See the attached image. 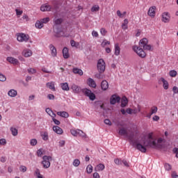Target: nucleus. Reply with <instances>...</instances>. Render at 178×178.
I'll list each match as a JSON object with an SVG mask.
<instances>
[{
  "instance_id": "obj_57",
  "label": "nucleus",
  "mask_w": 178,
  "mask_h": 178,
  "mask_svg": "<svg viewBox=\"0 0 178 178\" xmlns=\"http://www.w3.org/2000/svg\"><path fill=\"white\" fill-rule=\"evenodd\" d=\"M16 15L17 16H21V15H23L22 10H19V9H15Z\"/></svg>"
},
{
  "instance_id": "obj_10",
  "label": "nucleus",
  "mask_w": 178,
  "mask_h": 178,
  "mask_svg": "<svg viewBox=\"0 0 178 178\" xmlns=\"http://www.w3.org/2000/svg\"><path fill=\"white\" fill-rule=\"evenodd\" d=\"M29 38H30V36L24 33H19L17 37V40L19 42H27L29 41Z\"/></svg>"
},
{
  "instance_id": "obj_45",
  "label": "nucleus",
  "mask_w": 178,
  "mask_h": 178,
  "mask_svg": "<svg viewBox=\"0 0 178 178\" xmlns=\"http://www.w3.org/2000/svg\"><path fill=\"white\" fill-rule=\"evenodd\" d=\"M80 165V160L79 159H74L73 161V165L77 168Z\"/></svg>"
},
{
  "instance_id": "obj_36",
  "label": "nucleus",
  "mask_w": 178,
  "mask_h": 178,
  "mask_svg": "<svg viewBox=\"0 0 178 178\" xmlns=\"http://www.w3.org/2000/svg\"><path fill=\"white\" fill-rule=\"evenodd\" d=\"M62 23H63V19L62 18H58L54 20V24L56 26L62 24Z\"/></svg>"
},
{
  "instance_id": "obj_43",
  "label": "nucleus",
  "mask_w": 178,
  "mask_h": 178,
  "mask_svg": "<svg viewBox=\"0 0 178 178\" xmlns=\"http://www.w3.org/2000/svg\"><path fill=\"white\" fill-rule=\"evenodd\" d=\"M28 73L30 74H35V73H37V70L34 68H29Z\"/></svg>"
},
{
  "instance_id": "obj_30",
  "label": "nucleus",
  "mask_w": 178,
  "mask_h": 178,
  "mask_svg": "<svg viewBox=\"0 0 178 178\" xmlns=\"http://www.w3.org/2000/svg\"><path fill=\"white\" fill-rule=\"evenodd\" d=\"M115 56H119L120 55V47H119V44H115Z\"/></svg>"
},
{
  "instance_id": "obj_3",
  "label": "nucleus",
  "mask_w": 178,
  "mask_h": 178,
  "mask_svg": "<svg viewBox=\"0 0 178 178\" xmlns=\"http://www.w3.org/2000/svg\"><path fill=\"white\" fill-rule=\"evenodd\" d=\"M51 161H52V156H43L41 163L44 169L49 168V167L51 166Z\"/></svg>"
},
{
  "instance_id": "obj_47",
  "label": "nucleus",
  "mask_w": 178,
  "mask_h": 178,
  "mask_svg": "<svg viewBox=\"0 0 178 178\" xmlns=\"http://www.w3.org/2000/svg\"><path fill=\"white\" fill-rule=\"evenodd\" d=\"M164 168H165V170H171L172 165L170 164H169V163H165L164 165Z\"/></svg>"
},
{
  "instance_id": "obj_55",
  "label": "nucleus",
  "mask_w": 178,
  "mask_h": 178,
  "mask_svg": "<svg viewBox=\"0 0 178 178\" xmlns=\"http://www.w3.org/2000/svg\"><path fill=\"white\" fill-rule=\"evenodd\" d=\"M52 120H53L54 123H55L57 126H59V124H60V121L56 120L55 118H53Z\"/></svg>"
},
{
  "instance_id": "obj_1",
  "label": "nucleus",
  "mask_w": 178,
  "mask_h": 178,
  "mask_svg": "<svg viewBox=\"0 0 178 178\" xmlns=\"http://www.w3.org/2000/svg\"><path fill=\"white\" fill-rule=\"evenodd\" d=\"M162 143H165V139L162 138H159L158 140L152 137V133H149L147 136V139L143 141V147L147 148V147H149L150 148H154L155 149L163 148V145Z\"/></svg>"
},
{
  "instance_id": "obj_15",
  "label": "nucleus",
  "mask_w": 178,
  "mask_h": 178,
  "mask_svg": "<svg viewBox=\"0 0 178 178\" xmlns=\"http://www.w3.org/2000/svg\"><path fill=\"white\" fill-rule=\"evenodd\" d=\"M63 56L64 59H69V58H70V54H69V49H67V47H64L63 49Z\"/></svg>"
},
{
  "instance_id": "obj_12",
  "label": "nucleus",
  "mask_w": 178,
  "mask_h": 178,
  "mask_svg": "<svg viewBox=\"0 0 178 178\" xmlns=\"http://www.w3.org/2000/svg\"><path fill=\"white\" fill-rule=\"evenodd\" d=\"M71 90H72L73 92H74V94H79V92H81V88H80V86L76 85V84H73L71 86Z\"/></svg>"
},
{
  "instance_id": "obj_38",
  "label": "nucleus",
  "mask_w": 178,
  "mask_h": 178,
  "mask_svg": "<svg viewBox=\"0 0 178 178\" xmlns=\"http://www.w3.org/2000/svg\"><path fill=\"white\" fill-rule=\"evenodd\" d=\"M99 10V6L95 5L91 8V12H98Z\"/></svg>"
},
{
  "instance_id": "obj_46",
  "label": "nucleus",
  "mask_w": 178,
  "mask_h": 178,
  "mask_svg": "<svg viewBox=\"0 0 178 178\" xmlns=\"http://www.w3.org/2000/svg\"><path fill=\"white\" fill-rule=\"evenodd\" d=\"M78 136H80V137L86 138V134L83 132V131L78 129Z\"/></svg>"
},
{
  "instance_id": "obj_7",
  "label": "nucleus",
  "mask_w": 178,
  "mask_h": 178,
  "mask_svg": "<svg viewBox=\"0 0 178 178\" xmlns=\"http://www.w3.org/2000/svg\"><path fill=\"white\" fill-rule=\"evenodd\" d=\"M105 61L101 58L97 61V70L99 73H104L105 72Z\"/></svg>"
},
{
  "instance_id": "obj_32",
  "label": "nucleus",
  "mask_w": 178,
  "mask_h": 178,
  "mask_svg": "<svg viewBox=\"0 0 178 178\" xmlns=\"http://www.w3.org/2000/svg\"><path fill=\"white\" fill-rule=\"evenodd\" d=\"M127 24H129V19H125L124 20V23L122 24V29L127 30V29H128Z\"/></svg>"
},
{
  "instance_id": "obj_48",
  "label": "nucleus",
  "mask_w": 178,
  "mask_h": 178,
  "mask_svg": "<svg viewBox=\"0 0 178 178\" xmlns=\"http://www.w3.org/2000/svg\"><path fill=\"white\" fill-rule=\"evenodd\" d=\"M19 170L20 172H23V173H24L25 172H27V167L24 165H21Z\"/></svg>"
},
{
  "instance_id": "obj_25",
  "label": "nucleus",
  "mask_w": 178,
  "mask_h": 178,
  "mask_svg": "<svg viewBox=\"0 0 178 178\" xmlns=\"http://www.w3.org/2000/svg\"><path fill=\"white\" fill-rule=\"evenodd\" d=\"M46 87H47V88H49V90H51V91H56L55 83L54 82L47 83H46Z\"/></svg>"
},
{
  "instance_id": "obj_44",
  "label": "nucleus",
  "mask_w": 178,
  "mask_h": 178,
  "mask_svg": "<svg viewBox=\"0 0 178 178\" xmlns=\"http://www.w3.org/2000/svg\"><path fill=\"white\" fill-rule=\"evenodd\" d=\"M37 143H38V141H37V139H35V138L31 139L30 140V144L33 147H34L35 145H37Z\"/></svg>"
},
{
  "instance_id": "obj_5",
  "label": "nucleus",
  "mask_w": 178,
  "mask_h": 178,
  "mask_svg": "<svg viewBox=\"0 0 178 178\" xmlns=\"http://www.w3.org/2000/svg\"><path fill=\"white\" fill-rule=\"evenodd\" d=\"M54 33H55L54 37H56L57 38H60V37H70V34H65V32L62 31V28L60 27H56L54 29Z\"/></svg>"
},
{
  "instance_id": "obj_27",
  "label": "nucleus",
  "mask_w": 178,
  "mask_h": 178,
  "mask_svg": "<svg viewBox=\"0 0 178 178\" xmlns=\"http://www.w3.org/2000/svg\"><path fill=\"white\" fill-rule=\"evenodd\" d=\"M58 116H60L61 118H68L69 113L66 111H58L57 112Z\"/></svg>"
},
{
  "instance_id": "obj_42",
  "label": "nucleus",
  "mask_w": 178,
  "mask_h": 178,
  "mask_svg": "<svg viewBox=\"0 0 178 178\" xmlns=\"http://www.w3.org/2000/svg\"><path fill=\"white\" fill-rule=\"evenodd\" d=\"M70 131L72 136H74V137H77L79 129H71Z\"/></svg>"
},
{
  "instance_id": "obj_63",
  "label": "nucleus",
  "mask_w": 178,
  "mask_h": 178,
  "mask_svg": "<svg viewBox=\"0 0 178 178\" xmlns=\"http://www.w3.org/2000/svg\"><path fill=\"white\" fill-rule=\"evenodd\" d=\"M0 161L2 162V163H5V162H6V156H1L0 158Z\"/></svg>"
},
{
  "instance_id": "obj_24",
  "label": "nucleus",
  "mask_w": 178,
  "mask_h": 178,
  "mask_svg": "<svg viewBox=\"0 0 178 178\" xmlns=\"http://www.w3.org/2000/svg\"><path fill=\"white\" fill-rule=\"evenodd\" d=\"M43 141H48L49 140V136L47 131L42 132L40 134Z\"/></svg>"
},
{
  "instance_id": "obj_23",
  "label": "nucleus",
  "mask_w": 178,
  "mask_h": 178,
  "mask_svg": "<svg viewBox=\"0 0 178 178\" xmlns=\"http://www.w3.org/2000/svg\"><path fill=\"white\" fill-rule=\"evenodd\" d=\"M8 95L11 98H15L17 95V91L15 89H10L8 92Z\"/></svg>"
},
{
  "instance_id": "obj_33",
  "label": "nucleus",
  "mask_w": 178,
  "mask_h": 178,
  "mask_svg": "<svg viewBox=\"0 0 178 178\" xmlns=\"http://www.w3.org/2000/svg\"><path fill=\"white\" fill-rule=\"evenodd\" d=\"M31 55H33L31 50L28 49V50L24 51V56H25V58H30Z\"/></svg>"
},
{
  "instance_id": "obj_31",
  "label": "nucleus",
  "mask_w": 178,
  "mask_h": 178,
  "mask_svg": "<svg viewBox=\"0 0 178 178\" xmlns=\"http://www.w3.org/2000/svg\"><path fill=\"white\" fill-rule=\"evenodd\" d=\"M61 88L63 90V91H69V90H70V88H69V84L66 82L61 83Z\"/></svg>"
},
{
  "instance_id": "obj_61",
  "label": "nucleus",
  "mask_w": 178,
  "mask_h": 178,
  "mask_svg": "<svg viewBox=\"0 0 178 178\" xmlns=\"http://www.w3.org/2000/svg\"><path fill=\"white\" fill-rule=\"evenodd\" d=\"M126 112H127V113H128V115H132L133 114V109L127 108Z\"/></svg>"
},
{
  "instance_id": "obj_60",
  "label": "nucleus",
  "mask_w": 178,
  "mask_h": 178,
  "mask_svg": "<svg viewBox=\"0 0 178 178\" xmlns=\"http://www.w3.org/2000/svg\"><path fill=\"white\" fill-rule=\"evenodd\" d=\"M114 162L115 165H122V161H120V159H115Z\"/></svg>"
},
{
  "instance_id": "obj_40",
  "label": "nucleus",
  "mask_w": 178,
  "mask_h": 178,
  "mask_svg": "<svg viewBox=\"0 0 178 178\" xmlns=\"http://www.w3.org/2000/svg\"><path fill=\"white\" fill-rule=\"evenodd\" d=\"M10 131H11L13 136H16L17 135V129L11 127Z\"/></svg>"
},
{
  "instance_id": "obj_4",
  "label": "nucleus",
  "mask_w": 178,
  "mask_h": 178,
  "mask_svg": "<svg viewBox=\"0 0 178 178\" xmlns=\"http://www.w3.org/2000/svg\"><path fill=\"white\" fill-rule=\"evenodd\" d=\"M139 46L145 51H151V44H148V39L144 38L139 41Z\"/></svg>"
},
{
  "instance_id": "obj_62",
  "label": "nucleus",
  "mask_w": 178,
  "mask_h": 178,
  "mask_svg": "<svg viewBox=\"0 0 178 178\" xmlns=\"http://www.w3.org/2000/svg\"><path fill=\"white\" fill-rule=\"evenodd\" d=\"M172 151H173L174 154H176L177 158H178V148L175 147Z\"/></svg>"
},
{
  "instance_id": "obj_21",
  "label": "nucleus",
  "mask_w": 178,
  "mask_h": 178,
  "mask_svg": "<svg viewBox=\"0 0 178 178\" xmlns=\"http://www.w3.org/2000/svg\"><path fill=\"white\" fill-rule=\"evenodd\" d=\"M160 81H162L163 87L164 90H168L169 89V83L168 82V81L164 79L163 77H161L160 79Z\"/></svg>"
},
{
  "instance_id": "obj_19",
  "label": "nucleus",
  "mask_w": 178,
  "mask_h": 178,
  "mask_svg": "<svg viewBox=\"0 0 178 178\" xmlns=\"http://www.w3.org/2000/svg\"><path fill=\"white\" fill-rule=\"evenodd\" d=\"M88 85L89 87H92V88H95L97 87V83H95V81L92 79V78H89L88 79Z\"/></svg>"
},
{
  "instance_id": "obj_8",
  "label": "nucleus",
  "mask_w": 178,
  "mask_h": 178,
  "mask_svg": "<svg viewBox=\"0 0 178 178\" xmlns=\"http://www.w3.org/2000/svg\"><path fill=\"white\" fill-rule=\"evenodd\" d=\"M82 92H83V94H85L86 97H88L90 101H94L95 99V94H94V92H92L91 90L86 88L83 89Z\"/></svg>"
},
{
  "instance_id": "obj_18",
  "label": "nucleus",
  "mask_w": 178,
  "mask_h": 178,
  "mask_svg": "<svg viewBox=\"0 0 178 178\" xmlns=\"http://www.w3.org/2000/svg\"><path fill=\"white\" fill-rule=\"evenodd\" d=\"M156 9V6L150 7L148 12L147 15L149 16H151V17H155V10Z\"/></svg>"
},
{
  "instance_id": "obj_22",
  "label": "nucleus",
  "mask_w": 178,
  "mask_h": 178,
  "mask_svg": "<svg viewBox=\"0 0 178 178\" xmlns=\"http://www.w3.org/2000/svg\"><path fill=\"white\" fill-rule=\"evenodd\" d=\"M53 130L56 134H63V129L58 126H54Z\"/></svg>"
},
{
  "instance_id": "obj_2",
  "label": "nucleus",
  "mask_w": 178,
  "mask_h": 178,
  "mask_svg": "<svg viewBox=\"0 0 178 178\" xmlns=\"http://www.w3.org/2000/svg\"><path fill=\"white\" fill-rule=\"evenodd\" d=\"M127 137H128L129 143L134 146V148H136V149L140 151V152H147V148H145V146L143 145L141 143H137L134 139H133L134 138V134L128 135Z\"/></svg>"
},
{
  "instance_id": "obj_49",
  "label": "nucleus",
  "mask_w": 178,
  "mask_h": 178,
  "mask_svg": "<svg viewBox=\"0 0 178 178\" xmlns=\"http://www.w3.org/2000/svg\"><path fill=\"white\" fill-rule=\"evenodd\" d=\"M156 112H158V107L157 106H154L152 108L151 115H154V113H156Z\"/></svg>"
},
{
  "instance_id": "obj_20",
  "label": "nucleus",
  "mask_w": 178,
  "mask_h": 178,
  "mask_svg": "<svg viewBox=\"0 0 178 178\" xmlns=\"http://www.w3.org/2000/svg\"><path fill=\"white\" fill-rule=\"evenodd\" d=\"M162 18L164 23H169V19H170V17H169L168 13H163L162 15Z\"/></svg>"
},
{
  "instance_id": "obj_26",
  "label": "nucleus",
  "mask_w": 178,
  "mask_h": 178,
  "mask_svg": "<svg viewBox=\"0 0 178 178\" xmlns=\"http://www.w3.org/2000/svg\"><path fill=\"white\" fill-rule=\"evenodd\" d=\"M104 169H105V165L102 163H99L95 168V172H100L104 170Z\"/></svg>"
},
{
  "instance_id": "obj_50",
  "label": "nucleus",
  "mask_w": 178,
  "mask_h": 178,
  "mask_svg": "<svg viewBox=\"0 0 178 178\" xmlns=\"http://www.w3.org/2000/svg\"><path fill=\"white\" fill-rule=\"evenodd\" d=\"M37 155H38V156H39V157L42 156V155H43L42 149H38V151H37Z\"/></svg>"
},
{
  "instance_id": "obj_58",
  "label": "nucleus",
  "mask_w": 178,
  "mask_h": 178,
  "mask_svg": "<svg viewBox=\"0 0 178 178\" xmlns=\"http://www.w3.org/2000/svg\"><path fill=\"white\" fill-rule=\"evenodd\" d=\"M172 92H173L174 95H175V94H178V88H177V86H174L172 88Z\"/></svg>"
},
{
  "instance_id": "obj_41",
  "label": "nucleus",
  "mask_w": 178,
  "mask_h": 178,
  "mask_svg": "<svg viewBox=\"0 0 178 178\" xmlns=\"http://www.w3.org/2000/svg\"><path fill=\"white\" fill-rule=\"evenodd\" d=\"M169 74L170 77H176V76H177V72H176V70H171Z\"/></svg>"
},
{
  "instance_id": "obj_14",
  "label": "nucleus",
  "mask_w": 178,
  "mask_h": 178,
  "mask_svg": "<svg viewBox=\"0 0 178 178\" xmlns=\"http://www.w3.org/2000/svg\"><path fill=\"white\" fill-rule=\"evenodd\" d=\"M129 104V99H127V97L126 96L122 97L121 99V108H126L127 106V104Z\"/></svg>"
},
{
  "instance_id": "obj_28",
  "label": "nucleus",
  "mask_w": 178,
  "mask_h": 178,
  "mask_svg": "<svg viewBox=\"0 0 178 178\" xmlns=\"http://www.w3.org/2000/svg\"><path fill=\"white\" fill-rule=\"evenodd\" d=\"M50 50L51 51V56H56L57 52H56V48L54 47L53 44L49 45Z\"/></svg>"
},
{
  "instance_id": "obj_17",
  "label": "nucleus",
  "mask_w": 178,
  "mask_h": 178,
  "mask_svg": "<svg viewBox=\"0 0 178 178\" xmlns=\"http://www.w3.org/2000/svg\"><path fill=\"white\" fill-rule=\"evenodd\" d=\"M109 87V83H108V81L106 80H104L101 83V88L103 90V91H106L107 88Z\"/></svg>"
},
{
  "instance_id": "obj_29",
  "label": "nucleus",
  "mask_w": 178,
  "mask_h": 178,
  "mask_svg": "<svg viewBox=\"0 0 178 178\" xmlns=\"http://www.w3.org/2000/svg\"><path fill=\"white\" fill-rule=\"evenodd\" d=\"M46 112L49 116H51V118H56V114H55L54 112L52 111V110H51V108H46Z\"/></svg>"
},
{
  "instance_id": "obj_6",
  "label": "nucleus",
  "mask_w": 178,
  "mask_h": 178,
  "mask_svg": "<svg viewBox=\"0 0 178 178\" xmlns=\"http://www.w3.org/2000/svg\"><path fill=\"white\" fill-rule=\"evenodd\" d=\"M133 49L136 54L140 57V58H145L147 56V54H145V51H144V49L143 47H138V46H134Z\"/></svg>"
},
{
  "instance_id": "obj_16",
  "label": "nucleus",
  "mask_w": 178,
  "mask_h": 178,
  "mask_svg": "<svg viewBox=\"0 0 178 178\" xmlns=\"http://www.w3.org/2000/svg\"><path fill=\"white\" fill-rule=\"evenodd\" d=\"M118 134H120V136H125L126 137L129 136V132H127V129L123 127L119 129Z\"/></svg>"
},
{
  "instance_id": "obj_54",
  "label": "nucleus",
  "mask_w": 178,
  "mask_h": 178,
  "mask_svg": "<svg viewBox=\"0 0 178 178\" xmlns=\"http://www.w3.org/2000/svg\"><path fill=\"white\" fill-rule=\"evenodd\" d=\"M100 33H101L102 35H105L107 33L106 29H105V28H102L100 29Z\"/></svg>"
},
{
  "instance_id": "obj_39",
  "label": "nucleus",
  "mask_w": 178,
  "mask_h": 178,
  "mask_svg": "<svg viewBox=\"0 0 178 178\" xmlns=\"http://www.w3.org/2000/svg\"><path fill=\"white\" fill-rule=\"evenodd\" d=\"M111 44V42L106 40H104L102 43L101 44L102 47L103 48H105V47H106V45H110Z\"/></svg>"
},
{
  "instance_id": "obj_59",
  "label": "nucleus",
  "mask_w": 178,
  "mask_h": 178,
  "mask_svg": "<svg viewBox=\"0 0 178 178\" xmlns=\"http://www.w3.org/2000/svg\"><path fill=\"white\" fill-rule=\"evenodd\" d=\"M47 98H48V99L54 100V99H55V95H54L52 94H49L47 95Z\"/></svg>"
},
{
  "instance_id": "obj_34",
  "label": "nucleus",
  "mask_w": 178,
  "mask_h": 178,
  "mask_svg": "<svg viewBox=\"0 0 178 178\" xmlns=\"http://www.w3.org/2000/svg\"><path fill=\"white\" fill-rule=\"evenodd\" d=\"M73 73L75 74H79V76H83V70L79 68H74Z\"/></svg>"
},
{
  "instance_id": "obj_11",
  "label": "nucleus",
  "mask_w": 178,
  "mask_h": 178,
  "mask_svg": "<svg viewBox=\"0 0 178 178\" xmlns=\"http://www.w3.org/2000/svg\"><path fill=\"white\" fill-rule=\"evenodd\" d=\"M52 9V7H51V6L45 3L44 5H42L40 7V10L42 12H51V10Z\"/></svg>"
},
{
  "instance_id": "obj_64",
  "label": "nucleus",
  "mask_w": 178,
  "mask_h": 178,
  "mask_svg": "<svg viewBox=\"0 0 178 178\" xmlns=\"http://www.w3.org/2000/svg\"><path fill=\"white\" fill-rule=\"evenodd\" d=\"M99 174L98 172L93 173V178H99Z\"/></svg>"
},
{
  "instance_id": "obj_51",
  "label": "nucleus",
  "mask_w": 178,
  "mask_h": 178,
  "mask_svg": "<svg viewBox=\"0 0 178 178\" xmlns=\"http://www.w3.org/2000/svg\"><path fill=\"white\" fill-rule=\"evenodd\" d=\"M0 145H6V139L5 138L0 139Z\"/></svg>"
},
{
  "instance_id": "obj_37",
  "label": "nucleus",
  "mask_w": 178,
  "mask_h": 178,
  "mask_svg": "<svg viewBox=\"0 0 178 178\" xmlns=\"http://www.w3.org/2000/svg\"><path fill=\"white\" fill-rule=\"evenodd\" d=\"M86 172L88 175H90V173H92V165L89 164L86 168Z\"/></svg>"
},
{
  "instance_id": "obj_35",
  "label": "nucleus",
  "mask_w": 178,
  "mask_h": 178,
  "mask_svg": "<svg viewBox=\"0 0 178 178\" xmlns=\"http://www.w3.org/2000/svg\"><path fill=\"white\" fill-rule=\"evenodd\" d=\"M35 26L37 29H42L44 27V24L42 22V21H38Z\"/></svg>"
},
{
  "instance_id": "obj_9",
  "label": "nucleus",
  "mask_w": 178,
  "mask_h": 178,
  "mask_svg": "<svg viewBox=\"0 0 178 178\" xmlns=\"http://www.w3.org/2000/svg\"><path fill=\"white\" fill-rule=\"evenodd\" d=\"M120 102V97L116 94L111 95L110 98V104L111 105H115L116 104H119Z\"/></svg>"
},
{
  "instance_id": "obj_13",
  "label": "nucleus",
  "mask_w": 178,
  "mask_h": 178,
  "mask_svg": "<svg viewBox=\"0 0 178 178\" xmlns=\"http://www.w3.org/2000/svg\"><path fill=\"white\" fill-rule=\"evenodd\" d=\"M6 60L9 62V63H12V65H19V60L13 57H7Z\"/></svg>"
},
{
  "instance_id": "obj_52",
  "label": "nucleus",
  "mask_w": 178,
  "mask_h": 178,
  "mask_svg": "<svg viewBox=\"0 0 178 178\" xmlns=\"http://www.w3.org/2000/svg\"><path fill=\"white\" fill-rule=\"evenodd\" d=\"M0 81H6V76L0 73Z\"/></svg>"
},
{
  "instance_id": "obj_53",
  "label": "nucleus",
  "mask_w": 178,
  "mask_h": 178,
  "mask_svg": "<svg viewBox=\"0 0 178 178\" xmlns=\"http://www.w3.org/2000/svg\"><path fill=\"white\" fill-rule=\"evenodd\" d=\"M42 23L44 24L48 23L49 22V17L43 18L41 19Z\"/></svg>"
},
{
  "instance_id": "obj_56",
  "label": "nucleus",
  "mask_w": 178,
  "mask_h": 178,
  "mask_svg": "<svg viewBox=\"0 0 178 178\" xmlns=\"http://www.w3.org/2000/svg\"><path fill=\"white\" fill-rule=\"evenodd\" d=\"M105 124H108V126H112V122L109 119L104 120Z\"/></svg>"
}]
</instances>
